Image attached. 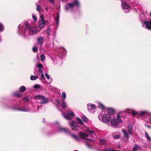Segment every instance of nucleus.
I'll return each instance as SVG.
<instances>
[{
    "label": "nucleus",
    "instance_id": "obj_1",
    "mask_svg": "<svg viewBox=\"0 0 151 151\" xmlns=\"http://www.w3.org/2000/svg\"><path fill=\"white\" fill-rule=\"evenodd\" d=\"M37 28L36 27H33L32 28L31 27L28 30V35H32L33 34H36L37 33Z\"/></svg>",
    "mask_w": 151,
    "mask_h": 151
},
{
    "label": "nucleus",
    "instance_id": "obj_2",
    "mask_svg": "<svg viewBox=\"0 0 151 151\" xmlns=\"http://www.w3.org/2000/svg\"><path fill=\"white\" fill-rule=\"evenodd\" d=\"M111 118V115L109 114H104L102 116V120L105 122H108L110 121Z\"/></svg>",
    "mask_w": 151,
    "mask_h": 151
},
{
    "label": "nucleus",
    "instance_id": "obj_3",
    "mask_svg": "<svg viewBox=\"0 0 151 151\" xmlns=\"http://www.w3.org/2000/svg\"><path fill=\"white\" fill-rule=\"evenodd\" d=\"M44 40V38L42 36L38 37L37 39V43L40 46H42Z\"/></svg>",
    "mask_w": 151,
    "mask_h": 151
},
{
    "label": "nucleus",
    "instance_id": "obj_4",
    "mask_svg": "<svg viewBox=\"0 0 151 151\" xmlns=\"http://www.w3.org/2000/svg\"><path fill=\"white\" fill-rule=\"evenodd\" d=\"M69 124L70 125L71 128H72V130H74L77 127V124L76 122L75 121H72V122H69Z\"/></svg>",
    "mask_w": 151,
    "mask_h": 151
},
{
    "label": "nucleus",
    "instance_id": "obj_5",
    "mask_svg": "<svg viewBox=\"0 0 151 151\" xmlns=\"http://www.w3.org/2000/svg\"><path fill=\"white\" fill-rule=\"evenodd\" d=\"M69 5L71 7H73L74 5L78 7L80 6V4L78 0H75L73 3H69Z\"/></svg>",
    "mask_w": 151,
    "mask_h": 151
},
{
    "label": "nucleus",
    "instance_id": "obj_6",
    "mask_svg": "<svg viewBox=\"0 0 151 151\" xmlns=\"http://www.w3.org/2000/svg\"><path fill=\"white\" fill-rule=\"evenodd\" d=\"M25 26L24 27V35H26L27 32L31 27L29 25V24L27 22H26L24 23Z\"/></svg>",
    "mask_w": 151,
    "mask_h": 151
},
{
    "label": "nucleus",
    "instance_id": "obj_7",
    "mask_svg": "<svg viewBox=\"0 0 151 151\" xmlns=\"http://www.w3.org/2000/svg\"><path fill=\"white\" fill-rule=\"evenodd\" d=\"M78 136L80 138H83L88 137V135L86 133L82 132H80L78 133Z\"/></svg>",
    "mask_w": 151,
    "mask_h": 151
},
{
    "label": "nucleus",
    "instance_id": "obj_8",
    "mask_svg": "<svg viewBox=\"0 0 151 151\" xmlns=\"http://www.w3.org/2000/svg\"><path fill=\"white\" fill-rule=\"evenodd\" d=\"M144 24L146 25V28L149 30H151V21L150 22L145 21Z\"/></svg>",
    "mask_w": 151,
    "mask_h": 151
},
{
    "label": "nucleus",
    "instance_id": "obj_9",
    "mask_svg": "<svg viewBox=\"0 0 151 151\" xmlns=\"http://www.w3.org/2000/svg\"><path fill=\"white\" fill-rule=\"evenodd\" d=\"M59 130L61 132H63L65 133H68L69 132V130L67 128L63 127H60Z\"/></svg>",
    "mask_w": 151,
    "mask_h": 151
},
{
    "label": "nucleus",
    "instance_id": "obj_10",
    "mask_svg": "<svg viewBox=\"0 0 151 151\" xmlns=\"http://www.w3.org/2000/svg\"><path fill=\"white\" fill-rule=\"evenodd\" d=\"M128 132L130 134H132L133 133V128L132 125L129 124L127 126Z\"/></svg>",
    "mask_w": 151,
    "mask_h": 151
},
{
    "label": "nucleus",
    "instance_id": "obj_11",
    "mask_svg": "<svg viewBox=\"0 0 151 151\" xmlns=\"http://www.w3.org/2000/svg\"><path fill=\"white\" fill-rule=\"evenodd\" d=\"M122 6L123 9H128L130 8V6L128 4L125 3H122Z\"/></svg>",
    "mask_w": 151,
    "mask_h": 151
},
{
    "label": "nucleus",
    "instance_id": "obj_12",
    "mask_svg": "<svg viewBox=\"0 0 151 151\" xmlns=\"http://www.w3.org/2000/svg\"><path fill=\"white\" fill-rule=\"evenodd\" d=\"M44 98H43L40 101V104H46L48 103V98H46L44 96Z\"/></svg>",
    "mask_w": 151,
    "mask_h": 151
},
{
    "label": "nucleus",
    "instance_id": "obj_13",
    "mask_svg": "<svg viewBox=\"0 0 151 151\" xmlns=\"http://www.w3.org/2000/svg\"><path fill=\"white\" fill-rule=\"evenodd\" d=\"M117 120H116V119L111 120V124L114 126H116L118 124V122Z\"/></svg>",
    "mask_w": 151,
    "mask_h": 151
},
{
    "label": "nucleus",
    "instance_id": "obj_14",
    "mask_svg": "<svg viewBox=\"0 0 151 151\" xmlns=\"http://www.w3.org/2000/svg\"><path fill=\"white\" fill-rule=\"evenodd\" d=\"M122 131L124 134V136L128 139L130 137V136L127 134V130L126 129H124Z\"/></svg>",
    "mask_w": 151,
    "mask_h": 151
},
{
    "label": "nucleus",
    "instance_id": "obj_15",
    "mask_svg": "<svg viewBox=\"0 0 151 151\" xmlns=\"http://www.w3.org/2000/svg\"><path fill=\"white\" fill-rule=\"evenodd\" d=\"M86 131L90 133V136L93 137L94 134V132L91 130L89 128L86 129Z\"/></svg>",
    "mask_w": 151,
    "mask_h": 151
},
{
    "label": "nucleus",
    "instance_id": "obj_16",
    "mask_svg": "<svg viewBox=\"0 0 151 151\" xmlns=\"http://www.w3.org/2000/svg\"><path fill=\"white\" fill-rule=\"evenodd\" d=\"M108 113L107 114H112L115 113V110L112 108H109L108 110Z\"/></svg>",
    "mask_w": 151,
    "mask_h": 151
},
{
    "label": "nucleus",
    "instance_id": "obj_17",
    "mask_svg": "<svg viewBox=\"0 0 151 151\" xmlns=\"http://www.w3.org/2000/svg\"><path fill=\"white\" fill-rule=\"evenodd\" d=\"M81 118L83 120V122L85 123H87L88 122V119L87 117L85 115L83 116H81Z\"/></svg>",
    "mask_w": 151,
    "mask_h": 151
},
{
    "label": "nucleus",
    "instance_id": "obj_18",
    "mask_svg": "<svg viewBox=\"0 0 151 151\" xmlns=\"http://www.w3.org/2000/svg\"><path fill=\"white\" fill-rule=\"evenodd\" d=\"M43 98H44V96L38 95L37 96H35L34 97V99L36 100H41Z\"/></svg>",
    "mask_w": 151,
    "mask_h": 151
},
{
    "label": "nucleus",
    "instance_id": "obj_19",
    "mask_svg": "<svg viewBox=\"0 0 151 151\" xmlns=\"http://www.w3.org/2000/svg\"><path fill=\"white\" fill-rule=\"evenodd\" d=\"M139 148V146L137 144H135L133 149L132 151H137Z\"/></svg>",
    "mask_w": 151,
    "mask_h": 151
},
{
    "label": "nucleus",
    "instance_id": "obj_20",
    "mask_svg": "<svg viewBox=\"0 0 151 151\" xmlns=\"http://www.w3.org/2000/svg\"><path fill=\"white\" fill-rule=\"evenodd\" d=\"M67 114L68 116L71 117H73L75 115L73 112L71 111H70L68 112L67 113Z\"/></svg>",
    "mask_w": 151,
    "mask_h": 151
},
{
    "label": "nucleus",
    "instance_id": "obj_21",
    "mask_svg": "<svg viewBox=\"0 0 151 151\" xmlns=\"http://www.w3.org/2000/svg\"><path fill=\"white\" fill-rule=\"evenodd\" d=\"M100 141L101 142L102 145H105L106 144V140L105 139L100 138Z\"/></svg>",
    "mask_w": 151,
    "mask_h": 151
},
{
    "label": "nucleus",
    "instance_id": "obj_22",
    "mask_svg": "<svg viewBox=\"0 0 151 151\" xmlns=\"http://www.w3.org/2000/svg\"><path fill=\"white\" fill-rule=\"evenodd\" d=\"M26 90V87L25 86H23L20 87L19 91L21 92H23L25 91Z\"/></svg>",
    "mask_w": 151,
    "mask_h": 151
},
{
    "label": "nucleus",
    "instance_id": "obj_23",
    "mask_svg": "<svg viewBox=\"0 0 151 151\" xmlns=\"http://www.w3.org/2000/svg\"><path fill=\"white\" fill-rule=\"evenodd\" d=\"M76 120H77L79 124L81 125H83L84 124L83 122L80 118L78 117H77Z\"/></svg>",
    "mask_w": 151,
    "mask_h": 151
},
{
    "label": "nucleus",
    "instance_id": "obj_24",
    "mask_svg": "<svg viewBox=\"0 0 151 151\" xmlns=\"http://www.w3.org/2000/svg\"><path fill=\"white\" fill-rule=\"evenodd\" d=\"M145 134L147 139L149 141L151 140V138L149 137L148 133L146 132H145Z\"/></svg>",
    "mask_w": 151,
    "mask_h": 151
},
{
    "label": "nucleus",
    "instance_id": "obj_25",
    "mask_svg": "<svg viewBox=\"0 0 151 151\" xmlns=\"http://www.w3.org/2000/svg\"><path fill=\"white\" fill-rule=\"evenodd\" d=\"M62 99L63 100H65L66 98V94L65 92H63L62 94Z\"/></svg>",
    "mask_w": 151,
    "mask_h": 151
},
{
    "label": "nucleus",
    "instance_id": "obj_26",
    "mask_svg": "<svg viewBox=\"0 0 151 151\" xmlns=\"http://www.w3.org/2000/svg\"><path fill=\"white\" fill-rule=\"evenodd\" d=\"M59 13L57 14V17L55 19V20L56 21V24H58L59 22Z\"/></svg>",
    "mask_w": 151,
    "mask_h": 151
},
{
    "label": "nucleus",
    "instance_id": "obj_27",
    "mask_svg": "<svg viewBox=\"0 0 151 151\" xmlns=\"http://www.w3.org/2000/svg\"><path fill=\"white\" fill-rule=\"evenodd\" d=\"M38 78V77L35 76H32L30 77V79L32 80H35Z\"/></svg>",
    "mask_w": 151,
    "mask_h": 151
},
{
    "label": "nucleus",
    "instance_id": "obj_28",
    "mask_svg": "<svg viewBox=\"0 0 151 151\" xmlns=\"http://www.w3.org/2000/svg\"><path fill=\"white\" fill-rule=\"evenodd\" d=\"M88 109L91 113H93L94 112V111L93 110V109H92V108L90 106L88 107Z\"/></svg>",
    "mask_w": 151,
    "mask_h": 151
},
{
    "label": "nucleus",
    "instance_id": "obj_29",
    "mask_svg": "<svg viewBox=\"0 0 151 151\" xmlns=\"http://www.w3.org/2000/svg\"><path fill=\"white\" fill-rule=\"evenodd\" d=\"M73 7H71L69 5V3L68 4V5H66L65 6V9L66 11H68L70 9H72Z\"/></svg>",
    "mask_w": 151,
    "mask_h": 151
},
{
    "label": "nucleus",
    "instance_id": "obj_30",
    "mask_svg": "<svg viewBox=\"0 0 151 151\" xmlns=\"http://www.w3.org/2000/svg\"><path fill=\"white\" fill-rule=\"evenodd\" d=\"M17 109L18 110H21L22 111H27V110H26V109L23 107H20V108H18Z\"/></svg>",
    "mask_w": 151,
    "mask_h": 151
},
{
    "label": "nucleus",
    "instance_id": "obj_31",
    "mask_svg": "<svg viewBox=\"0 0 151 151\" xmlns=\"http://www.w3.org/2000/svg\"><path fill=\"white\" fill-rule=\"evenodd\" d=\"M71 136L75 138L76 140H78L79 139V137L75 134H72Z\"/></svg>",
    "mask_w": 151,
    "mask_h": 151
},
{
    "label": "nucleus",
    "instance_id": "obj_32",
    "mask_svg": "<svg viewBox=\"0 0 151 151\" xmlns=\"http://www.w3.org/2000/svg\"><path fill=\"white\" fill-rule=\"evenodd\" d=\"M14 95L18 98H20L22 96V95L19 93H14Z\"/></svg>",
    "mask_w": 151,
    "mask_h": 151
},
{
    "label": "nucleus",
    "instance_id": "obj_33",
    "mask_svg": "<svg viewBox=\"0 0 151 151\" xmlns=\"http://www.w3.org/2000/svg\"><path fill=\"white\" fill-rule=\"evenodd\" d=\"M117 120L119 122H122V120L121 119V118H120V116L119 114H118L117 115Z\"/></svg>",
    "mask_w": 151,
    "mask_h": 151
},
{
    "label": "nucleus",
    "instance_id": "obj_34",
    "mask_svg": "<svg viewBox=\"0 0 151 151\" xmlns=\"http://www.w3.org/2000/svg\"><path fill=\"white\" fill-rule=\"evenodd\" d=\"M4 29V27L3 25L0 23V32H2Z\"/></svg>",
    "mask_w": 151,
    "mask_h": 151
},
{
    "label": "nucleus",
    "instance_id": "obj_35",
    "mask_svg": "<svg viewBox=\"0 0 151 151\" xmlns=\"http://www.w3.org/2000/svg\"><path fill=\"white\" fill-rule=\"evenodd\" d=\"M32 50L34 52H36L38 51V49L36 47H34L32 48Z\"/></svg>",
    "mask_w": 151,
    "mask_h": 151
},
{
    "label": "nucleus",
    "instance_id": "obj_36",
    "mask_svg": "<svg viewBox=\"0 0 151 151\" xmlns=\"http://www.w3.org/2000/svg\"><path fill=\"white\" fill-rule=\"evenodd\" d=\"M45 58V55H44L42 54L40 55V58L41 60L42 61H43Z\"/></svg>",
    "mask_w": 151,
    "mask_h": 151
},
{
    "label": "nucleus",
    "instance_id": "obj_37",
    "mask_svg": "<svg viewBox=\"0 0 151 151\" xmlns=\"http://www.w3.org/2000/svg\"><path fill=\"white\" fill-rule=\"evenodd\" d=\"M36 5L37 7L36 9L37 11L38 12L40 11L41 8L40 6L39 5H38L37 4H36Z\"/></svg>",
    "mask_w": 151,
    "mask_h": 151
},
{
    "label": "nucleus",
    "instance_id": "obj_38",
    "mask_svg": "<svg viewBox=\"0 0 151 151\" xmlns=\"http://www.w3.org/2000/svg\"><path fill=\"white\" fill-rule=\"evenodd\" d=\"M132 114L133 116H135L137 114V113L134 110H133L132 112Z\"/></svg>",
    "mask_w": 151,
    "mask_h": 151
},
{
    "label": "nucleus",
    "instance_id": "obj_39",
    "mask_svg": "<svg viewBox=\"0 0 151 151\" xmlns=\"http://www.w3.org/2000/svg\"><path fill=\"white\" fill-rule=\"evenodd\" d=\"M66 104L65 102L64 101H63L62 104V107L63 109L65 108L66 107Z\"/></svg>",
    "mask_w": 151,
    "mask_h": 151
},
{
    "label": "nucleus",
    "instance_id": "obj_40",
    "mask_svg": "<svg viewBox=\"0 0 151 151\" xmlns=\"http://www.w3.org/2000/svg\"><path fill=\"white\" fill-rule=\"evenodd\" d=\"M99 106L102 109H104L105 108V107L102 104H99Z\"/></svg>",
    "mask_w": 151,
    "mask_h": 151
},
{
    "label": "nucleus",
    "instance_id": "obj_41",
    "mask_svg": "<svg viewBox=\"0 0 151 151\" xmlns=\"http://www.w3.org/2000/svg\"><path fill=\"white\" fill-rule=\"evenodd\" d=\"M39 24L44 25L45 22L44 20H40L39 21Z\"/></svg>",
    "mask_w": 151,
    "mask_h": 151
},
{
    "label": "nucleus",
    "instance_id": "obj_42",
    "mask_svg": "<svg viewBox=\"0 0 151 151\" xmlns=\"http://www.w3.org/2000/svg\"><path fill=\"white\" fill-rule=\"evenodd\" d=\"M37 67L39 69L42 68L43 67V65L41 63H39L37 65Z\"/></svg>",
    "mask_w": 151,
    "mask_h": 151
},
{
    "label": "nucleus",
    "instance_id": "obj_43",
    "mask_svg": "<svg viewBox=\"0 0 151 151\" xmlns=\"http://www.w3.org/2000/svg\"><path fill=\"white\" fill-rule=\"evenodd\" d=\"M40 87V86L37 84H36L34 86V87L35 88L38 89Z\"/></svg>",
    "mask_w": 151,
    "mask_h": 151
},
{
    "label": "nucleus",
    "instance_id": "obj_44",
    "mask_svg": "<svg viewBox=\"0 0 151 151\" xmlns=\"http://www.w3.org/2000/svg\"><path fill=\"white\" fill-rule=\"evenodd\" d=\"M23 99L24 101H25L26 102L28 101L29 100L28 98L27 97H24L23 98Z\"/></svg>",
    "mask_w": 151,
    "mask_h": 151
},
{
    "label": "nucleus",
    "instance_id": "obj_45",
    "mask_svg": "<svg viewBox=\"0 0 151 151\" xmlns=\"http://www.w3.org/2000/svg\"><path fill=\"white\" fill-rule=\"evenodd\" d=\"M32 17L33 19L36 22L37 21V19L35 15H32Z\"/></svg>",
    "mask_w": 151,
    "mask_h": 151
},
{
    "label": "nucleus",
    "instance_id": "obj_46",
    "mask_svg": "<svg viewBox=\"0 0 151 151\" xmlns=\"http://www.w3.org/2000/svg\"><path fill=\"white\" fill-rule=\"evenodd\" d=\"M90 106L93 109H94L96 108L95 105L94 104H91Z\"/></svg>",
    "mask_w": 151,
    "mask_h": 151
},
{
    "label": "nucleus",
    "instance_id": "obj_47",
    "mask_svg": "<svg viewBox=\"0 0 151 151\" xmlns=\"http://www.w3.org/2000/svg\"><path fill=\"white\" fill-rule=\"evenodd\" d=\"M41 77L42 78H40V79L41 81H42V79L45 80V78L43 73H41Z\"/></svg>",
    "mask_w": 151,
    "mask_h": 151
},
{
    "label": "nucleus",
    "instance_id": "obj_48",
    "mask_svg": "<svg viewBox=\"0 0 151 151\" xmlns=\"http://www.w3.org/2000/svg\"><path fill=\"white\" fill-rule=\"evenodd\" d=\"M46 32L48 35H49L50 33V30L49 29H47L46 30Z\"/></svg>",
    "mask_w": 151,
    "mask_h": 151
},
{
    "label": "nucleus",
    "instance_id": "obj_49",
    "mask_svg": "<svg viewBox=\"0 0 151 151\" xmlns=\"http://www.w3.org/2000/svg\"><path fill=\"white\" fill-rule=\"evenodd\" d=\"M45 76H46V78L48 79H49L50 78V76L47 73H45Z\"/></svg>",
    "mask_w": 151,
    "mask_h": 151
},
{
    "label": "nucleus",
    "instance_id": "obj_50",
    "mask_svg": "<svg viewBox=\"0 0 151 151\" xmlns=\"http://www.w3.org/2000/svg\"><path fill=\"white\" fill-rule=\"evenodd\" d=\"M114 138L115 139H117L119 138V136H118V135H114Z\"/></svg>",
    "mask_w": 151,
    "mask_h": 151
},
{
    "label": "nucleus",
    "instance_id": "obj_51",
    "mask_svg": "<svg viewBox=\"0 0 151 151\" xmlns=\"http://www.w3.org/2000/svg\"><path fill=\"white\" fill-rule=\"evenodd\" d=\"M146 112L145 111H142L140 114V116H143L145 114Z\"/></svg>",
    "mask_w": 151,
    "mask_h": 151
},
{
    "label": "nucleus",
    "instance_id": "obj_52",
    "mask_svg": "<svg viewBox=\"0 0 151 151\" xmlns=\"http://www.w3.org/2000/svg\"><path fill=\"white\" fill-rule=\"evenodd\" d=\"M44 25L39 24V28L40 29H42L44 26Z\"/></svg>",
    "mask_w": 151,
    "mask_h": 151
},
{
    "label": "nucleus",
    "instance_id": "obj_53",
    "mask_svg": "<svg viewBox=\"0 0 151 151\" xmlns=\"http://www.w3.org/2000/svg\"><path fill=\"white\" fill-rule=\"evenodd\" d=\"M49 1L52 4H54V0H49Z\"/></svg>",
    "mask_w": 151,
    "mask_h": 151
},
{
    "label": "nucleus",
    "instance_id": "obj_54",
    "mask_svg": "<svg viewBox=\"0 0 151 151\" xmlns=\"http://www.w3.org/2000/svg\"><path fill=\"white\" fill-rule=\"evenodd\" d=\"M70 116H65V117L67 119H68V120H69L70 119V117H69Z\"/></svg>",
    "mask_w": 151,
    "mask_h": 151
},
{
    "label": "nucleus",
    "instance_id": "obj_55",
    "mask_svg": "<svg viewBox=\"0 0 151 151\" xmlns=\"http://www.w3.org/2000/svg\"><path fill=\"white\" fill-rule=\"evenodd\" d=\"M40 18H41V20H44V18L43 15H41L40 16Z\"/></svg>",
    "mask_w": 151,
    "mask_h": 151
},
{
    "label": "nucleus",
    "instance_id": "obj_56",
    "mask_svg": "<svg viewBox=\"0 0 151 151\" xmlns=\"http://www.w3.org/2000/svg\"><path fill=\"white\" fill-rule=\"evenodd\" d=\"M38 71L40 73H42V70H41L40 69H38Z\"/></svg>",
    "mask_w": 151,
    "mask_h": 151
},
{
    "label": "nucleus",
    "instance_id": "obj_57",
    "mask_svg": "<svg viewBox=\"0 0 151 151\" xmlns=\"http://www.w3.org/2000/svg\"><path fill=\"white\" fill-rule=\"evenodd\" d=\"M56 102L58 104H60V101H59L58 100H56Z\"/></svg>",
    "mask_w": 151,
    "mask_h": 151
},
{
    "label": "nucleus",
    "instance_id": "obj_58",
    "mask_svg": "<svg viewBox=\"0 0 151 151\" xmlns=\"http://www.w3.org/2000/svg\"><path fill=\"white\" fill-rule=\"evenodd\" d=\"M146 127L149 129H151V128L150 126L149 125H146Z\"/></svg>",
    "mask_w": 151,
    "mask_h": 151
},
{
    "label": "nucleus",
    "instance_id": "obj_59",
    "mask_svg": "<svg viewBox=\"0 0 151 151\" xmlns=\"http://www.w3.org/2000/svg\"><path fill=\"white\" fill-rule=\"evenodd\" d=\"M86 145H87L88 147H90V145H88V144H86Z\"/></svg>",
    "mask_w": 151,
    "mask_h": 151
},
{
    "label": "nucleus",
    "instance_id": "obj_60",
    "mask_svg": "<svg viewBox=\"0 0 151 151\" xmlns=\"http://www.w3.org/2000/svg\"><path fill=\"white\" fill-rule=\"evenodd\" d=\"M88 140H89L90 141H92L93 140L92 139H88Z\"/></svg>",
    "mask_w": 151,
    "mask_h": 151
},
{
    "label": "nucleus",
    "instance_id": "obj_61",
    "mask_svg": "<svg viewBox=\"0 0 151 151\" xmlns=\"http://www.w3.org/2000/svg\"><path fill=\"white\" fill-rule=\"evenodd\" d=\"M111 151H116V150H112Z\"/></svg>",
    "mask_w": 151,
    "mask_h": 151
},
{
    "label": "nucleus",
    "instance_id": "obj_62",
    "mask_svg": "<svg viewBox=\"0 0 151 151\" xmlns=\"http://www.w3.org/2000/svg\"><path fill=\"white\" fill-rule=\"evenodd\" d=\"M150 124H151V120L150 121Z\"/></svg>",
    "mask_w": 151,
    "mask_h": 151
}]
</instances>
